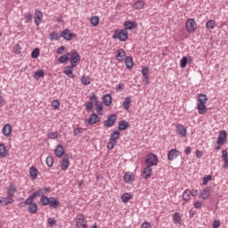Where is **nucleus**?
I'll list each match as a JSON object with an SVG mask.
<instances>
[{"label": "nucleus", "mask_w": 228, "mask_h": 228, "mask_svg": "<svg viewBox=\"0 0 228 228\" xmlns=\"http://www.w3.org/2000/svg\"><path fill=\"white\" fill-rule=\"evenodd\" d=\"M49 191H51V189L42 188L35 191L32 195L29 196V198L35 200L37 197H45V193H49Z\"/></svg>", "instance_id": "423d86ee"}, {"label": "nucleus", "mask_w": 228, "mask_h": 228, "mask_svg": "<svg viewBox=\"0 0 228 228\" xmlns=\"http://www.w3.org/2000/svg\"><path fill=\"white\" fill-rule=\"evenodd\" d=\"M64 74L68 76V77H74V67L73 66H67L64 68Z\"/></svg>", "instance_id": "393cba45"}, {"label": "nucleus", "mask_w": 228, "mask_h": 228, "mask_svg": "<svg viewBox=\"0 0 228 228\" xmlns=\"http://www.w3.org/2000/svg\"><path fill=\"white\" fill-rule=\"evenodd\" d=\"M116 122H117V115L111 114L108 117V119L104 121V126L112 127V126H115Z\"/></svg>", "instance_id": "9b49d317"}, {"label": "nucleus", "mask_w": 228, "mask_h": 228, "mask_svg": "<svg viewBox=\"0 0 228 228\" xmlns=\"http://www.w3.org/2000/svg\"><path fill=\"white\" fill-rule=\"evenodd\" d=\"M185 28L188 33H195L197 31V21L193 18L188 19Z\"/></svg>", "instance_id": "7ed1b4c3"}, {"label": "nucleus", "mask_w": 228, "mask_h": 228, "mask_svg": "<svg viewBox=\"0 0 228 228\" xmlns=\"http://www.w3.org/2000/svg\"><path fill=\"white\" fill-rule=\"evenodd\" d=\"M210 195H211V188L207 187L201 191L200 194V199H202L203 200H208Z\"/></svg>", "instance_id": "4468645a"}, {"label": "nucleus", "mask_w": 228, "mask_h": 228, "mask_svg": "<svg viewBox=\"0 0 228 228\" xmlns=\"http://www.w3.org/2000/svg\"><path fill=\"white\" fill-rule=\"evenodd\" d=\"M188 61H191V56L189 57H183L180 61V67L182 69H185Z\"/></svg>", "instance_id": "2f4dec72"}, {"label": "nucleus", "mask_w": 228, "mask_h": 228, "mask_svg": "<svg viewBox=\"0 0 228 228\" xmlns=\"http://www.w3.org/2000/svg\"><path fill=\"white\" fill-rule=\"evenodd\" d=\"M211 179H212L211 175H207L206 177H203V179H202V184H203L204 186H206V184H208V183H209V181H211Z\"/></svg>", "instance_id": "4d7b16f0"}, {"label": "nucleus", "mask_w": 228, "mask_h": 228, "mask_svg": "<svg viewBox=\"0 0 228 228\" xmlns=\"http://www.w3.org/2000/svg\"><path fill=\"white\" fill-rule=\"evenodd\" d=\"M46 165L50 168H51V167H53V165H54V159H53V156H48L46 158Z\"/></svg>", "instance_id": "8fccbe9b"}, {"label": "nucleus", "mask_w": 228, "mask_h": 228, "mask_svg": "<svg viewBox=\"0 0 228 228\" xmlns=\"http://www.w3.org/2000/svg\"><path fill=\"white\" fill-rule=\"evenodd\" d=\"M70 60H71V66L76 67L78 65L79 61H81V57L79 53L76 52V50H72L70 53Z\"/></svg>", "instance_id": "39448f33"}, {"label": "nucleus", "mask_w": 228, "mask_h": 228, "mask_svg": "<svg viewBox=\"0 0 228 228\" xmlns=\"http://www.w3.org/2000/svg\"><path fill=\"white\" fill-rule=\"evenodd\" d=\"M173 222L175 224H180L181 223V215L179 214V212H175L173 215Z\"/></svg>", "instance_id": "49530a36"}, {"label": "nucleus", "mask_w": 228, "mask_h": 228, "mask_svg": "<svg viewBox=\"0 0 228 228\" xmlns=\"http://www.w3.org/2000/svg\"><path fill=\"white\" fill-rule=\"evenodd\" d=\"M60 136V134L58 132H49L47 134L48 140H56Z\"/></svg>", "instance_id": "c03bdc74"}, {"label": "nucleus", "mask_w": 228, "mask_h": 228, "mask_svg": "<svg viewBox=\"0 0 228 228\" xmlns=\"http://www.w3.org/2000/svg\"><path fill=\"white\" fill-rule=\"evenodd\" d=\"M29 174H30V177H32L33 179H37V177L38 175V171L37 170V168L35 167H32L29 169Z\"/></svg>", "instance_id": "37998d69"}, {"label": "nucleus", "mask_w": 228, "mask_h": 228, "mask_svg": "<svg viewBox=\"0 0 228 228\" xmlns=\"http://www.w3.org/2000/svg\"><path fill=\"white\" fill-rule=\"evenodd\" d=\"M198 104H208V95L204 94H199Z\"/></svg>", "instance_id": "c85d7f7f"}, {"label": "nucleus", "mask_w": 228, "mask_h": 228, "mask_svg": "<svg viewBox=\"0 0 228 228\" xmlns=\"http://www.w3.org/2000/svg\"><path fill=\"white\" fill-rule=\"evenodd\" d=\"M77 228H88L87 221L83 214H77L75 218Z\"/></svg>", "instance_id": "f257e3e1"}, {"label": "nucleus", "mask_w": 228, "mask_h": 228, "mask_svg": "<svg viewBox=\"0 0 228 228\" xmlns=\"http://www.w3.org/2000/svg\"><path fill=\"white\" fill-rule=\"evenodd\" d=\"M88 122L91 125L97 124V122H101V117H99L97 114L93 113L90 115L88 118Z\"/></svg>", "instance_id": "412c9836"}, {"label": "nucleus", "mask_w": 228, "mask_h": 228, "mask_svg": "<svg viewBox=\"0 0 228 228\" xmlns=\"http://www.w3.org/2000/svg\"><path fill=\"white\" fill-rule=\"evenodd\" d=\"M47 222L50 227H54V225H56V219H54L53 217L48 218Z\"/></svg>", "instance_id": "13d9d810"}, {"label": "nucleus", "mask_w": 228, "mask_h": 228, "mask_svg": "<svg viewBox=\"0 0 228 228\" xmlns=\"http://www.w3.org/2000/svg\"><path fill=\"white\" fill-rule=\"evenodd\" d=\"M54 154L57 158H61L65 154V150L61 144L57 145L56 149L54 150Z\"/></svg>", "instance_id": "5701e85b"}, {"label": "nucleus", "mask_w": 228, "mask_h": 228, "mask_svg": "<svg viewBox=\"0 0 228 228\" xmlns=\"http://www.w3.org/2000/svg\"><path fill=\"white\" fill-rule=\"evenodd\" d=\"M61 37L64 38V40H67L68 42H70L72 38H76V34L70 33V30L69 28H66L62 30Z\"/></svg>", "instance_id": "6e6552de"}, {"label": "nucleus", "mask_w": 228, "mask_h": 228, "mask_svg": "<svg viewBox=\"0 0 228 228\" xmlns=\"http://www.w3.org/2000/svg\"><path fill=\"white\" fill-rule=\"evenodd\" d=\"M12 202H13V198H10V196H8L7 198L0 199L1 206H8V204H12Z\"/></svg>", "instance_id": "a878e982"}, {"label": "nucleus", "mask_w": 228, "mask_h": 228, "mask_svg": "<svg viewBox=\"0 0 228 228\" xmlns=\"http://www.w3.org/2000/svg\"><path fill=\"white\" fill-rule=\"evenodd\" d=\"M215 26H216V21L215 20H210L206 23L207 29H215Z\"/></svg>", "instance_id": "ea45409f"}, {"label": "nucleus", "mask_w": 228, "mask_h": 228, "mask_svg": "<svg viewBox=\"0 0 228 228\" xmlns=\"http://www.w3.org/2000/svg\"><path fill=\"white\" fill-rule=\"evenodd\" d=\"M75 136H77V134H83L85 133V129L83 127H77L74 130Z\"/></svg>", "instance_id": "5fc2aeb1"}, {"label": "nucleus", "mask_w": 228, "mask_h": 228, "mask_svg": "<svg viewBox=\"0 0 228 228\" xmlns=\"http://www.w3.org/2000/svg\"><path fill=\"white\" fill-rule=\"evenodd\" d=\"M10 154V151L6 148V145L4 143L0 142V158H6Z\"/></svg>", "instance_id": "a211bd4d"}, {"label": "nucleus", "mask_w": 228, "mask_h": 228, "mask_svg": "<svg viewBox=\"0 0 228 228\" xmlns=\"http://www.w3.org/2000/svg\"><path fill=\"white\" fill-rule=\"evenodd\" d=\"M70 60V53H68L58 59L59 63H67Z\"/></svg>", "instance_id": "473e14b6"}, {"label": "nucleus", "mask_w": 228, "mask_h": 228, "mask_svg": "<svg viewBox=\"0 0 228 228\" xmlns=\"http://www.w3.org/2000/svg\"><path fill=\"white\" fill-rule=\"evenodd\" d=\"M197 110L199 115H206V113H208V108L206 107V103H198Z\"/></svg>", "instance_id": "6ab92c4d"}, {"label": "nucleus", "mask_w": 228, "mask_h": 228, "mask_svg": "<svg viewBox=\"0 0 228 228\" xmlns=\"http://www.w3.org/2000/svg\"><path fill=\"white\" fill-rule=\"evenodd\" d=\"M159 163L158 155L151 153L146 158V165L148 167H156Z\"/></svg>", "instance_id": "20e7f679"}, {"label": "nucleus", "mask_w": 228, "mask_h": 228, "mask_svg": "<svg viewBox=\"0 0 228 228\" xmlns=\"http://www.w3.org/2000/svg\"><path fill=\"white\" fill-rule=\"evenodd\" d=\"M44 70H37L34 73V77L38 80L40 77H44Z\"/></svg>", "instance_id": "3c124183"}, {"label": "nucleus", "mask_w": 228, "mask_h": 228, "mask_svg": "<svg viewBox=\"0 0 228 228\" xmlns=\"http://www.w3.org/2000/svg\"><path fill=\"white\" fill-rule=\"evenodd\" d=\"M60 38H61V35H60V33L57 32H52L50 34V40H60Z\"/></svg>", "instance_id": "de8ad7c7"}, {"label": "nucleus", "mask_w": 228, "mask_h": 228, "mask_svg": "<svg viewBox=\"0 0 228 228\" xmlns=\"http://www.w3.org/2000/svg\"><path fill=\"white\" fill-rule=\"evenodd\" d=\"M12 131H13V128L10 125V123L5 124L2 129V133L4 136H5V138H9V136H12Z\"/></svg>", "instance_id": "f8f14e48"}, {"label": "nucleus", "mask_w": 228, "mask_h": 228, "mask_svg": "<svg viewBox=\"0 0 228 228\" xmlns=\"http://www.w3.org/2000/svg\"><path fill=\"white\" fill-rule=\"evenodd\" d=\"M99 21L100 20L98 16H93L90 19L91 25L94 26V28L99 26Z\"/></svg>", "instance_id": "79ce46f5"}, {"label": "nucleus", "mask_w": 228, "mask_h": 228, "mask_svg": "<svg viewBox=\"0 0 228 228\" xmlns=\"http://www.w3.org/2000/svg\"><path fill=\"white\" fill-rule=\"evenodd\" d=\"M116 58L118 61H124L126 58V52L124 49L120 48L116 52Z\"/></svg>", "instance_id": "4be33fe9"}, {"label": "nucleus", "mask_w": 228, "mask_h": 228, "mask_svg": "<svg viewBox=\"0 0 228 228\" xmlns=\"http://www.w3.org/2000/svg\"><path fill=\"white\" fill-rule=\"evenodd\" d=\"M193 206L196 209H202V202L200 201H195Z\"/></svg>", "instance_id": "69168bd1"}, {"label": "nucleus", "mask_w": 228, "mask_h": 228, "mask_svg": "<svg viewBox=\"0 0 228 228\" xmlns=\"http://www.w3.org/2000/svg\"><path fill=\"white\" fill-rule=\"evenodd\" d=\"M143 6H145V2L142 0L134 2L133 4V8H134V10H143Z\"/></svg>", "instance_id": "c756f323"}, {"label": "nucleus", "mask_w": 228, "mask_h": 228, "mask_svg": "<svg viewBox=\"0 0 228 228\" xmlns=\"http://www.w3.org/2000/svg\"><path fill=\"white\" fill-rule=\"evenodd\" d=\"M33 200H31V198L28 197L24 202L25 206H28V212H30L31 215H35V213L38 211V205L33 202Z\"/></svg>", "instance_id": "f03ea898"}, {"label": "nucleus", "mask_w": 228, "mask_h": 228, "mask_svg": "<svg viewBox=\"0 0 228 228\" xmlns=\"http://www.w3.org/2000/svg\"><path fill=\"white\" fill-rule=\"evenodd\" d=\"M16 192H17V187L13 183H11L10 186L7 187L8 197L12 199V197H15Z\"/></svg>", "instance_id": "dca6fc26"}, {"label": "nucleus", "mask_w": 228, "mask_h": 228, "mask_svg": "<svg viewBox=\"0 0 228 228\" xmlns=\"http://www.w3.org/2000/svg\"><path fill=\"white\" fill-rule=\"evenodd\" d=\"M90 101H91L92 102H94V104H96L97 102H100L99 100H97V97L95 96V94H93L91 95Z\"/></svg>", "instance_id": "338daca9"}, {"label": "nucleus", "mask_w": 228, "mask_h": 228, "mask_svg": "<svg viewBox=\"0 0 228 228\" xmlns=\"http://www.w3.org/2000/svg\"><path fill=\"white\" fill-rule=\"evenodd\" d=\"M128 34L126 29H121L119 32H118V38L120 40V42H126L127 40Z\"/></svg>", "instance_id": "f3484780"}, {"label": "nucleus", "mask_w": 228, "mask_h": 228, "mask_svg": "<svg viewBox=\"0 0 228 228\" xmlns=\"http://www.w3.org/2000/svg\"><path fill=\"white\" fill-rule=\"evenodd\" d=\"M44 19V13L40 10H36L34 15V21L36 26H40L42 24V20Z\"/></svg>", "instance_id": "9d476101"}, {"label": "nucleus", "mask_w": 228, "mask_h": 228, "mask_svg": "<svg viewBox=\"0 0 228 228\" xmlns=\"http://www.w3.org/2000/svg\"><path fill=\"white\" fill-rule=\"evenodd\" d=\"M131 96L126 97L124 102H123V108L124 110H129L130 106H131Z\"/></svg>", "instance_id": "f704fd0d"}, {"label": "nucleus", "mask_w": 228, "mask_h": 228, "mask_svg": "<svg viewBox=\"0 0 228 228\" xmlns=\"http://www.w3.org/2000/svg\"><path fill=\"white\" fill-rule=\"evenodd\" d=\"M85 106H86V109L87 110V111H90V110L94 109V102H86Z\"/></svg>", "instance_id": "052dcab7"}, {"label": "nucleus", "mask_w": 228, "mask_h": 228, "mask_svg": "<svg viewBox=\"0 0 228 228\" xmlns=\"http://www.w3.org/2000/svg\"><path fill=\"white\" fill-rule=\"evenodd\" d=\"M48 205L50 206V208H58V206H60V201H58L56 198L52 197L50 198Z\"/></svg>", "instance_id": "7c9ffc66"}, {"label": "nucleus", "mask_w": 228, "mask_h": 228, "mask_svg": "<svg viewBox=\"0 0 228 228\" xmlns=\"http://www.w3.org/2000/svg\"><path fill=\"white\" fill-rule=\"evenodd\" d=\"M25 20L26 22H31V20H33V15L29 12L25 14Z\"/></svg>", "instance_id": "0e129e2a"}, {"label": "nucleus", "mask_w": 228, "mask_h": 228, "mask_svg": "<svg viewBox=\"0 0 228 228\" xmlns=\"http://www.w3.org/2000/svg\"><path fill=\"white\" fill-rule=\"evenodd\" d=\"M176 133L180 138H186L188 130L183 125H176Z\"/></svg>", "instance_id": "1a4fd4ad"}, {"label": "nucleus", "mask_w": 228, "mask_h": 228, "mask_svg": "<svg viewBox=\"0 0 228 228\" xmlns=\"http://www.w3.org/2000/svg\"><path fill=\"white\" fill-rule=\"evenodd\" d=\"M141 228H152V225H151V223L149 222H143L141 225Z\"/></svg>", "instance_id": "774afa93"}, {"label": "nucleus", "mask_w": 228, "mask_h": 228, "mask_svg": "<svg viewBox=\"0 0 228 228\" xmlns=\"http://www.w3.org/2000/svg\"><path fill=\"white\" fill-rule=\"evenodd\" d=\"M52 106L54 108V110H58L60 108V102H58V100L53 101Z\"/></svg>", "instance_id": "e2e57ef3"}, {"label": "nucleus", "mask_w": 228, "mask_h": 228, "mask_svg": "<svg viewBox=\"0 0 228 228\" xmlns=\"http://www.w3.org/2000/svg\"><path fill=\"white\" fill-rule=\"evenodd\" d=\"M49 200H50V198H47L46 196H42L40 198V202L42 206H49Z\"/></svg>", "instance_id": "09e8293b"}, {"label": "nucleus", "mask_w": 228, "mask_h": 228, "mask_svg": "<svg viewBox=\"0 0 228 228\" xmlns=\"http://www.w3.org/2000/svg\"><path fill=\"white\" fill-rule=\"evenodd\" d=\"M142 77H149V67H144L142 69Z\"/></svg>", "instance_id": "bf43d9fd"}, {"label": "nucleus", "mask_w": 228, "mask_h": 228, "mask_svg": "<svg viewBox=\"0 0 228 228\" xmlns=\"http://www.w3.org/2000/svg\"><path fill=\"white\" fill-rule=\"evenodd\" d=\"M127 127H129V123L127 121L123 120L118 123L119 131H126V129H127Z\"/></svg>", "instance_id": "e433bc0d"}, {"label": "nucleus", "mask_w": 228, "mask_h": 228, "mask_svg": "<svg viewBox=\"0 0 228 228\" xmlns=\"http://www.w3.org/2000/svg\"><path fill=\"white\" fill-rule=\"evenodd\" d=\"M115 145H117V142L115 141L110 140L107 144V149H109V151H113V149H115Z\"/></svg>", "instance_id": "864d4df0"}, {"label": "nucleus", "mask_w": 228, "mask_h": 228, "mask_svg": "<svg viewBox=\"0 0 228 228\" xmlns=\"http://www.w3.org/2000/svg\"><path fill=\"white\" fill-rule=\"evenodd\" d=\"M227 142V132L225 130L219 131V134L216 140L217 145H224Z\"/></svg>", "instance_id": "0eeeda50"}, {"label": "nucleus", "mask_w": 228, "mask_h": 228, "mask_svg": "<svg viewBox=\"0 0 228 228\" xmlns=\"http://www.w3.org/2000/svg\"><path fill=\"white\" fill-rule=\"evenodd\" d=\"M81 83L82 85H85L86 86H87V85H90V83H92V78H90V77L84 75L81 78Z\"/></svg>", "instance_id": "4c0bfd02"}, {"label": "nucleus", "mask_w": 228, "mask_h": 228, "mask_svg": "<svg viewBox=\"0 0 228 228\" xmlns=\"http://www.w3.org/2000/svg\"><path fill=\"white\" fill-rule=\"evenodd\" d=\"M21 52H22V47H20V45H14L13 46L14 54H20Z\"/></svg>", "instance_id": "603ef678"}, {"label": "nucleus", "mask_w": 228, "mask_h": 228, "mask_svg": "<svg viewBox=\"0 0 228 228\" xmlns=\"http://www.w3.org/2000/svg\"><path fill=\"white\" fill-rule=\"evenodd\" d=\"M125 63H126V69H133V65H134L133 58L126 57L125 60Z\"/></svg>", "instance_id": "a18cd8bd"}, {"label": "nucleus", "mask_w": 228, "mask_h": 228, "mask_svg": "<svg viewBox=\"0 0 228 228\" xmlns=\"http://www.w3.org/2000/svg\"><path fill=\"white\" fill-rule=\"evenodd\" d=\"M95 106V110H96V113H98V115H102V102H96V103H94Z\"/></svg>", "instance_id": "c9c22d12"}, {"label": "nucleus", "mask_w": 228, "mask_h": 228, "mask_svg": "<svg viewBox=\"0 0 228 228\" xmlns=\"http://www.w3.org/2000/svg\"><path fill=\"white\" fill-rule=\"evenodd\" d=\"M126 29H133L134 25L131 21H126L124 24Z\"/></svg>", "instance_id": "680f3d73"}, {"label": "nucleus", "mask_w": 228, "mask_h": 228, "mask_svg": "<svg viewBox=\"0 0 228 228\" xmlns=\"http://www.w3.org/2000/svg\"><path fill=\"white\" fill-rule=\"evenodd\" d=\"M178 156H179V151L173 149L168 151L167 159L169 161H174V159H177Z\"/></svg>", "instance_id": "2eb2a0df"}, {"label": "nucleus", "mask_w": 228, "mask_h": 228, "mask_svg": "<svg viewBox=\"0 0 228 228\" xmlns=\"http://www.w3.org/2000/svg\"><path fill=\"white\" fill-rule=\"evenodd\" d=\"M151 175H152V167L150 166H147L142 172V177L143 179H149Z\"/></svg>", "instance_id": "b1692460"}, {"label": "nucleus", "mask_w": 228, "mask_h": 228, "mask_svg": "<svg viewBox=\"0 0 228 228\" xmlns=\"http://www.w3.org/2000/svg\"><path fill=\"white\" fill-rule=\"evenodd\" d=\"M124 181L126 184H133L134 181V174H133L132 172H126L124 175Z\"/></svg>", "instance_id": "ddd939ff"}, {"label": "nucleus", "mask_w": 228, "mask_h": 228, "mask_svg": "<svg viewBox=\"0 0 228 228\" xmlns=\"http://www.w3.org/2000/svg\"><path fill=\"white\" fill-rule=\"evenodd\" d=\"M102 99L103 104H105V106H110L111 105V102H112L111 95L105 94V95L102 96Z\"/></svg>", "instance_id": "cd10ccee"}, {"label": "nucleus", "mask_w": 228, "mask_h": 228, "mask_svg": "<svg viewBox=\"0 0 228 228\" xmlns=\"http://www.w3.org/2000/svg\"><path fill=\"white\" fill-rule=\"evenodd\" d=\"M69 167H70V160H69V158L65 157L61 162V168L65 172L68 170Z\"/></svg>", "instance_id": "aec40b11"}, {"label": "nucleus", "mask_w": 228, "mask_h": 228, "mask_svg": "<svg viewBox=\"0 0 228 228\" xmlns=\"http://www.w3.org/2000/svg\"><path fill=\"white\" fill-rule=\"evenodd\" d=\"M222 158L223 160L224 161V168H228V153L226 150L222 151Z\"/></svg>", "instance_id": "72a5a7b5"}, {"label": "nucleus", "mask_w": 228, "mask_h": 228, "mask_svg": "<svg viewBox=\"0 0 228 228\" xmlns=\"http://www.w3.org/2000/svg\"><path fill=\"white\" fill-rule=\"evenodd\" d=\"M120 138V132L115 131L113 134H110V140L112 142H115L117 143V141Z\"/></svg>", "instance_id": "58836bf2"}, {"label": "nucleus", "mask_w": 228, "mask_h": 228, "mask_svg": "<svg viewBox=\"0 0 228 228\" xmlns=\"http://www.w3.org/2000/svg\"><path fill=\"white\" fill-rule=\"evenodd\" d=\"M38 56H40V50L38 48H36L31 53V57L32 58H37Z\"/></svg>", "instance_id": "6e6d98bb"}, {"label": "nucleus", "mask_w": 228, "mask_h": 228, "mask_svg": "<svg viewBox=\"0 0 228 228\" xmlns=\"http://www.w3.org/2000/svg\"><path fill=\"white\" fill-rule=\"evenodd\" d=\"M183 199L185 202H189V200H191V191L190 189H187L183 192Z\"/></svg>", "instance_id": "bb28decb"}, {"label": "nucleus", "mask_w": 228, "mask_h": 228, "mask_svg": "<svg viewBox=\"0 0 228 228\" xmlns=\"http://www.w3.org/2000/svg\"><path fill=\"white\" fill-rule=\"evenodd\" d=\"M131 199H133V195L129 192L124 193L121 197L122 202H125V204L127 203L128 200H131Z\"/></svg>", "instance_id": "a19ab883"}]
</instances>
